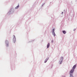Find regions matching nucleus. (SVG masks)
<instances>
[{
  "mask_svg": "<svg viewBox=\"0 0 77 77\" xmlns=\"http://www.w3.org/2000/svg\"><path fill=\"white\" fill-rule=\"evenodd\" d=\"M76 67V65H75L72 68V69L70 72V73H73V72H74V69L75 68V67Z\"/></svg>",
  "mask_w": 77,
  "mask_h": 77,
  "instance_id": "nucleus-1",
  "label": "nucleus"
},
{
  "mask_svg": "<svg viewBox=\"0 0 77 77\" xmlns=\"http://www.w3.org/2000/svg\"><path fill=\"white\" fill-rule=\"evenodd\" d=\"M52 34L54 36H56V34H55V33H54V29H53L52 30Z\"/></svg>",
  "mask_w": 77,
  "mask_h": 77,
  "instance_id": "nucleus-2",
  "label": "nucleus"
},
{
  "mask_svg": "<svg viewBox=\"0 0 77 77\" xmlns=\"http://www.w3.org/2000/svg\"><path fill=\"white\" fill-rule=\"evenodd\" d=\"M14 40H13V41H14V43H15V41H16V38H15V35H14Z\"/></svg>",
  "mask_w": 77,
  "mask_h": 77,
  "instance_id": "nucleus-3",
  "label": "nucleus"
},
{
  "mask_svg": "<svg viewBox=\"0 0 77 77\" xmlns=\"http://www.w3.org/2000/svg\"><path fill=\"white\" fill-rule=\"evenodd\" d=\"M19 6H20V5H18L16 7H15V9H18V8Z\"/></svg>",
  "mask_w": 77,
  "mask_h": 77,
  "instance_id": "nucleus-4",
  "label": "nucleus"
},
{
  "mask_svg": "<svg viewBox=\"0 0 77 77\" xmlns=\"http://www.w3.org/2000/svg\"><path fill=\"white\" fill-rule=\"evenodd\" d=\"M63 33L64 34H66V31H63Z\"/></svg>",
  "mask_w": 77,
  "mask_h": 77,
  "instance_id": "nucleus-5",
  "label": "nucleus"
},
{
  "mask_svg": "<svg viewBox=\"0 0 77 77\" xmlns=\"http://www.w3.org/2000/svg\"><path fill=\"white\" fill-rule=\"evenodd\" d=\"M70 77H73L72 76V73H70Z\"/></svg>",
  "mask_w": 77,
  "mask_h": 77,
  "instance_id": "nucleus-6",
  "label": "nucleus"
},
{
  "mask_svg": "<svg viewBox=\"0 0 77 77\" xmlns=\"http://www.w3.org/2000/svg\"><path fill=\"white\" fill-rule=\"evenodd\" d=\"M49 47H50V43H48L47 46V48H49Z\"/></svg>",
  "mask_w": 77,
  "mask_h": 77,
  "instance_id": "nucleus-7",
  "label": "nucleus"
},
{
  "mask_svg": "<svg viewBox=\"0 0 77 77\" xmlns=\"http://www.w3.org/2000/svg\"><path fill=\"white\" fill-rule=\"evenodd\" d=\"M48 60H46L45 61V63H46V62H47Z\"/></svg>",
  "mask_w": 77,
  "mask_h": 77,
  "instance_id": "nucleus-8",
  "label": "nucleus"
},
{
  "mask_svg": "<svg viewBox=\"0 0 77 77\" xmlns=\"http://www.w3.org/2000/svg\"><path fill=\"white\" fill-rule=\"evenodd\" d=\"M61 62V63H60V64H61L62 62V60Z\"/></svg>",
  "mask_w": 77,
  "mask_h": 77,
  "instance_id": "nucleus-9",
  "label": "nucleus"
},
{
  "mask_svg": "<svg viewBox=\"0 0 77 77\" xmlns=\"http://www.w3.org/2000/svg\"><path fill=\"white\" fill-rule=\"evenodd\" d=\"M63 12H62V13H61L62 14H63Z\"/></svg>",
  "mask_w": 77,
  "mask_h": 77,
  "instance_id": "nucleus-10",
  "label": "nucleus"
},
{
  "mask_svg": "<svg viewBox=\"0 0 77 77\" xmlns=\"http://www.w3.org/2000/svg\"><path fill=\"white\" fill-rule=\"evenodd\" d=\"M52 42H53V40L52 41Z\"/></svg>",
  "mask_w": 77,
  "mask_h": 77,
  "instance_id": "nucleus-11",
  "label": "nucleus"
},
{
  "mask_svg": "<svg viewBox=\"0 0 77 77\" xmlns=\"http://www.w3.org/2000/svg\"><path fill=\"white\" fill-rule=\"evenodd\" d=\"M62 59H63V57H62Z\"/></svg>",
  "mask_w": 77,
  "mask_h": 77,
  "instance_id": "nucleus-12",
  "label": "nucleus"
}]
</instances>
